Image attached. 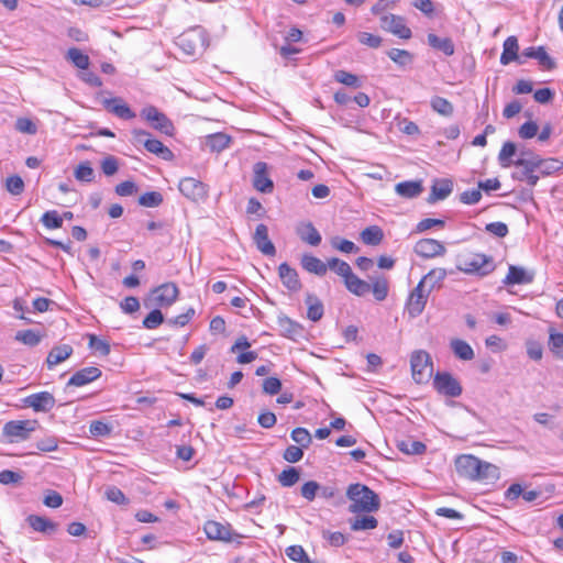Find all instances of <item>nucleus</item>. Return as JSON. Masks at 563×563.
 Instances as JSON below:
<instances>
[{
  "instance_id": "nucleus-64",
  "label": "nucleus",
  "mask_w": 563,
  "mask_h": 563,
  "mask_svg": "<svg viewBox=\"0 0 563 563\" xmlns=\"http://www.w3.org/2000/svg\"><path fill=\"white\" fill-rule=\"evenodd\" d=\"M303 448L297 445H289L284 451L283 457L289 463H297L303 456Z\"/></svg>"
},
{
  "instance_id": "nucleus-9",
  "label": "nucleus",
  "mask_w": 563,
  "mask_h": 563,
  "mask_svg": "<svg viewBox=\"0 0 563 563\" xmlns=\"http://www.w3.org/2000/svg\"><path fill=\"white\" fill-rule=\"evenodd\" d=\"M205 35L201 30L192 29L184 32L177 37L176 44L188 56H195L200 48L205 47Z\"/></svg>"
},
{
  "instance_id": "nucleus-22",
  "label": "nucleus",
  "mask_w": 563,
  "mask_h": 563,
  "mask_svg": "<svg viewBox=\"0 0 563 563\" xmlns=\"http://www.w3.org/2000/svg\"><path fill=\"white\" fill-rule=\"evenodd\" d=\"M278 275L283 285L290 291H298L301 289V283L298 273L295 268L290 267L287 263H282L278 266Z\"/></svg>"
},
{
  "instance_id": "nucleus-40",
  "label": "nucleus",
  "mask_w": 563,
  "mask_h": 563,
  "mask_svg": "<svg viewBox=\"0 0 563 563\" xmlns=\"http://www.w3.org/2000/svg\"><path fill=\"white\" fill-rule=\"evenodd\" d=\"M396 192L406 198H415L419 196L423 188L421 181H402L396 185Z\"/></svg>"
},
{
  "instance_id": "nucleus-52",
  "label": "nucleus",
  "mask_w": 563,
  "mask_h": 563,
  "mask_svg": "<svg viewBox=\"0 0 563 563\" xmlns=\"http://www.w3.org/2000/svg\"><path fill=\"white\" fill-rule=\"evenodd\" d=\"M290 437H291L292 441H295L297 444H299V446H301L303 449H307L311 444V441H312L309 431L306 428H301V427L295 428L291 431Z\"/></svg>"
},
{
  "instance_id": "nucleus-24",
  "label": "nucleus",
  "mask_w": 563,
  "mask_h": 563,
  "mask_svg": "<svg viewBox=\"0 0 563 563\" xmlns=\"http://www.w3.org/2000/svg\"><path fill=\"white\" fill-rule=\"evenodd\" d=\"M101 376V371L98 367L90 366L77 371L68 380V386H84Z\"/></svg>"
},
{
  "instance_id": "nucleus-14",
  "label": "nucleus",
  "mask_w": 563,
  "mask_h": 563,
  "mask_svg": "<svg viewBox=\"0 0 563 563\" xmlns=\"http://www.w3.org/2000/svg\"><path fill=\"white\" fill-rule=\"evenodd\" d=\"M380 26L400 38L411 37V30L406 25L402 16L385 14L380 18Z\"/></svg>"
},
{
  "instance_id": "nucleus-55",
  "label": "nucleus",
  "mask_w": 563,
  "mask_h": 563,
  "mask_svg": "<svg viewBox=\"0 0 563 563\" xmlns=\"http://www.w3.org/2000/svg\"><path fill=\"white\" fill-rule=\"evenodd\" d=\"M388 57L400 66H405L412 60V55L406 49L391 48L387 52Z\"/></svg>"
},
{
  "instance_id": "nucleus-1",
  "label": "nucleus",
  "mask_w": 563,
  "mask_h": 563,
  "mask_svg": "<svg viewBox=\"0 0 563 563\" xmlns=\"http://www.w3.org/2000/svg\"><path fill=\"white\" fill-rule=\"evenodd\" d=\"M346 497L351 501L349 511L352 514H371L380 507L378 495L361 483L351 484L346 489Z\"/></svg>"
},
{
  "instance_id": "nucleus-56",
  "label": "nucleus",
  "mask_w": 563,
  "mask_h": 563,
  "mask_svg": "<svg viewBox=\"0 0 563 563\" xmlns=\"http://www.w3.org/2000/svg\"><path fill=\"white\" fill-rule=\"evenodd\" d=\"M164 322V316L159 309H153L143 320V327L152 330Z\"/></svg>"
},
{
  "instance_id": "nucleus-16",
  "label": "nucleus",
  "mask_w": 563,
  "mask_h": 563,
  "mask_svg": "<svg viewBox=\"0 0 563 563\" xmlns=\"http://www.w3.org/2000/svg\"><path fill=\"white\" fill-rule=\"evenodd\" d=\"M24 405L36 412H47L55 406V398L48 391L31 394L24 398Z\"/></svg>"
},
{
  "instance_id": "nucleus-53",
  "label": "nucleus",
  "mask_w": 563,
  "mask_h": 563,
  "mask_svg": "<svg viewBox=\"0 0 563 563\" xmlns=\"http://www.w3.org/2000/svg\"><path fill=\"white\" fill-rule=\"evenodd\" d=\"M41 222L47 229H58L63 225V218L56 210H51L42 216Z\"/></svg>"
},
{
  "instance_id": "nucleus-41",
  "label": "nucleus",
  "mask_w": 563,
  "mask_h": 563,
  "mask_svg": "<svg viewBox=\"0 0 563 563\" xmlns=\"http://www.w3.org/2000/svg\"><path fill=\"white\" fill-rule=\"evenodd\" d=\"M231 142V137L225 133H214L210 134L206 139V145L212 152H221L229 146Z\"/></svg>"
},
{
  "instance_id": "nucleus-61",
  "label": "nucleus",
  "mask_w": 563,
  "mask_h": 563,
  "mask_svg": "<svg viewBox=\"0 0 563 563\" xmlns=\"http://www.w3.org/2000/svg\"><path fill=\"white\" fill-rule=\"evenodd\" d=\"M104 495L108 500L115 503L118 505H124L128 503L125 495L117 486L107 487Z\"/></svg>"
},
{
  "instance_id": "nucleus-2",
  "label": "nucleus",
  "mask_w": 563,
  "mask_h": 563,
  "mask_svg": "<svg viewBox=\"0 0 563 563\" xmlns=\"http://www.w3.org/2000/svg\"><path fill=\"white\" fill-rule=\"evenodd\" d=\"M456 268L465 274L486 276L495 269L492 256L481 253H466L459 255Z\"/></svg>"
},
{
  "instance_id": "nucleus-49",
  "label": "nucleus",
  "mask_w": 563,
  "mask_h": 563,
  "mask_svg": "<svg viewBox=\"0 0 563 563\" xmlns=\"http://www.w3.org/2000/svg\"><path fill=\"white\" fill-rule=\"evenodd\" d=\"M517 147L515 143L512 142H506L504 143L499 154H498V161L503 167H509L510 165H514V161H511V157L516 155Z\"/></svg>"
},
{
  "instance_id": "nucleus-51",
  "label": "nucleus",
  "mask_w": 563,
  "mask_h": 563,
  "mask_svg": "<svg viewBox=\"0 0 563 563\" xmlns=\"http://www.w3.org/2000/svg\"><path fill=\"white\" fill-rule=\"evenodd\" d=\"M163 195L158 191H148L140 196L139 203L146 208H155L162 205Z\"/></svg>"
},
{
  "instance_id": "nucleus-43",
  "label": "nucleus",
  "mask_w": 563,
  "mask_h": 563,
  "mask_svg": "<svg viewBox=\"0 0 563 563\" xmlns=\"http://www.w3.org/2000/svg\"><path fill=\"white\" fill-rule=\"evenodd\" d=\"M361 238L367 245H378L383 241L384 233L379 227L372 225L362 231Z\"/></svg>"
},
{
  "instance_id": "nucleus-36",
  "label": "nucleus",
  "mask_w": 563,
  "mask_h": 563,
  "mask_svg": "<svg viewBox=\"0 0 563 563\" xmlns=\"http://www.w3.org/2000/svg\"><path fill=\"white\" fill-rule=\"evenodd\" d=\"M450 346L454 355L460 360L471 361L475 356L472 346L464 340L453 339L450 342Z\"/></svg>"
},
{
  "instance_id": "nucleus-34",
  "label": "nucleus",
  "mask_w": 563,
  "mask_h": 563,
  "mask_svg": "<svg viewBox=\"0 0 563 563\" xmlns=\"http://www.w3.org/2000/svg\"><path fill=\"white\" fill-rule=\"evenodd\" d=\"M71 353H73V347L68 344H63V345L53 347L46 358L48 367L51 368V367L64 362L71 355Z\"/></svg>"
},
{
  "instance_id": "nucleus-23",
  "label": "nucleus",
  "mask_w": 563,
  "mask_h": 563,
  "mask_svg": "<svg viewBox=\"0 0 563 563\" xmlns=\"http://www.w3.org/2000/svg\"><path fill=\"white\" fill-rule=\"evenodd\" d=\"M296 233L301 241L311 246L319 245L322 240L321 234L310 221L300 222L296 228Z\"/></svg>"
},
{
  "instance_id": "nucleus-44",
  "label": "nucleus",
  "mask_w": 563,
  "mask_h": 563,
  "mask_svg": "<svg viewBox=\"0 0 563 563\" xmlns=\"http://www.w3.org/2000/svg\"><path fill=\"white\" fill-rule=\"evenodd\" d=\"M66 57L79 69L86 70L89 67V56L84 54L79 48L71 47L67 51Z\"/></svg>"
},
{
  "instance_id": "nucleus-20",
  "label": "nucleus",
  "mask_w": 563,
  "mask_h": 563,
  "mask_svg": "<svg viewBox=\"0 0 563 563\" xmlns=\"http://www.w3.org/2000/svg\"><path fill=\"white\" fill-rule=\"evenodd\" d=\"M104 108L123 120H131L135 118V112L123 101L122 98L115 97L103 100Z\"/></svg>"
},
{
  "instance_id": "nucleus-21",
  "label": "nucleus",
  "mask_w": 563,
  "mask_h": 563,
  "mask_svg": "<svg viewBox=\"0 0 563 563\" xmlns=\"http://www.w3.org/2000/svg\"><path fill=\"white\" fill-rule=\"evenodd\" d=\"M253 186L261 192H271L274 188L273 181L267 176L266 163L258 162L254 165Z\"/></svg>"
},
{
  "instance_id": "nucleus-38",
  "label": "nucleus",
  "mask_w": 563,
  "mask_h": 563,
  "mask_svg": "<svg viewBox=\"0 0 563 563\" xmlns=\"http://www.w3.org/2000/svg\"><path fill=\"white\" fill-rule=\"evenodd\" d=\"M499 478V468L486 461L481 460V467L478 470V477L475 481L485 483H495Z\"/></svg>"
},
{
  "instance_id": "nucleus-29",
  "label": "nucleus",
  "mask_w": 563,
  "mask_h": 563,
  "mask_svg": "<svg viewBox=\"0 0 563 563\" xmlns=\"http://www.w3.org/2000/svg\"><path fill=\"white\" fill-rule=\"evenodd\" d=\"M300 263L303 269L318 276L325 275L328 271V263L325 264L320 258L310 254L302 255Z\"/></svg>"
},
{
  "instance_id": "nucleus-39",
  "label": "nucleus",
  "mask_w": 563,
  "mask_h": 563,
  "mask_svg": "<svg viewBox=\"0 0 563 563\" xmlns=\"http://www.w3.org/2000/svg\"><path fill=\"white\" fill-rule=\"evenodd\" d=\"M306 303L308 306V319L313 322L319 321L323 316V305L321 300L317 296L308 294L306 297Z\"/></svg>"
},
{
  "instance_id": "nucleus-11",
  "label": "nucleus",
  "mask_w": 563,
  "mask_h": 563,
  "mask_svg": "<svg viewBox=\"0 0 563 563\" xmlns=\"http://www.w3.org/2000/svg\"><path fill=\"white\" fill-rule=\"evenodd\" d=\"M179 191L192 201H202L208 196V187L194 177H185L178 184Z\"/></svg>"
},
{
  "instance_id": "nucleus-13",
  "label": "nucleus",
  "mask_w": 563,
  "mask_h": 563,
  "mask_svg": "<svg viewBox=\"0 0 563 563\" xmlns=\"http://www.w3.org/2000/svg\"><path fill=\"white\" fill-rule=\"evenodd\" d=\"M481 460L474 455L463 454L456 457L455 468L461 477L475 481L478 477Z\"/></svg>"
},
{
  "instance_id": "nucleus-17",
  "label": "nucleus",
  "mask_w": 563,
  "mask_h": 563,
  "mask_svg": "<svg viewBox=\"0 0 563 563\" xmlns=\"http://www.w3.org/2000/svg\"><path fill=\"white\" fill-rule=\"evenodd\" d=\"M445 251V246L434 239H421L415 245V253L424 258L441 256Z\"/></svg>"
},
{
  "instance_id": "nucleus-54",
  "label": "nucleus",
  "mask_w": 563,
  "mask_h": 563,
  "mask_svg": "<svg viewBox=\"0 0 563 563\" xmlns=\"http://www.w3.org/2000/svg\"><path fill=\"white\" fill-rule=\"evenodd\" d=\"M75 177L79 181L90 183L95 177L93 168L88 162L80 163L75 169Z\"/></svg>"
},
{
  "instance_id": "nucleus-7",
  "label": "nucleus",
  "mask_w": 563,
  "mask_h": 563,
  "mask_svg": "<svg viewBox=\"0 0 563 563\" xmlns=\"http://www.w3.org/2000/svg\"><path fill=\"white\" fill-rule=\"evenodd\" d=\"M430 291L419 284L410 291L405 305V310L410 319L419 317L428 302Z\"/></svg>"
},
{
  "instance_id": "nucleus-10",
  "label": "nucleus",
  "mask_w": 563,
  "mask_h": 563,
  "mask_svg": "<svg viewBox=\"0 0 563 563\" xmlns=\"http://www.w3.org/2000/svg\"><path fill=\"white\" fill-rule=\"evenodd\" d=\"M178 294V287L174 283H166L153 289L148 300L153 306L165 308L176 301Z\"/></svg>"
},
{
  "instance_id": "nucleus-33",
  "label": "nucleus",
  "mask_w": 563,
  "mask_h": 563,
  "mask_svg": "<svg viewBox=\"0 0 563 563\" xmlns=\"http://www.w3.org/2000/svg\"><path fill=\"white\" fill-rule=\"evenodd\" d=\"M445 277L446 271L444 268L438 267L431 269L427 275H424L419 284H422V286L431 292L435 287H440Z\"/></svg>"
},
{
  "instance_id": "nucleus-5",
  "label": "nucleus",
  "mask_w": 563,
  "mask_h": 563,
  "mask_svg": "<svg viewBox=\"0 0 563 563\" xmlns=\"http://www.w3.org/2000/svg\"><path fill=\"white\" fill-rule=\"evenodd\" d=\"M410 365L412 378L416 383H427L431 378L433 364L429 353L426 351L420 350L413 352L410 357Z\"/></svg>"
},
{
  "instance_id": "nucleus-58",
  "label": "nucleus",
  "mask_w": 563,
  "mask_h": 563,
  "mask_svg": "<svg viewBox=\"0 0 563 563\" xmlns=\"http://www.w3.org/2000/svg\"><path fill=\"white\" fill-rule=\"evenodd\" d=\"M334 79L338 82L343 84L349 87H358L360 86L357 76H355L354 74H351L346 70H342V69L336 70L334 73Z\"/></svg>"
},
{
  "instance_id": "nucleus-35",
  "label": "nucleus",
  "mask_w": 563,
  "mask_h": 563,
  "mask_svg": "<svg viewBox=\"0 0 563 563\" xmlns=\"http://www.w3.org/2000/svg\"><path fill=\"white\" fill-rule=\"evenodd\" d=\"M428 44L446 56H451L454 54V44L450 37H439L433 33L428 34Z\"/></svg>"
},
{
  "instance_id": "nucleus-50",
  "label": "nucleus",
  "mask_w": 563,
  "mask_h": 563,
  "mask_svg": "<svg viewBox=\"0 0 563 563\" xmlns=\"http://www.w3.org/2000/svg\"><path fill=\"white\" fill-rule=\"evenodd\" d=\"M377 519L373 516L357 517L351 521V529L353 531L372 530L377 527Z\"/></svg>"
},
{
  "instance_id": "nucleus-37",
  "label": "nucleus",
  "mask_w": 563,
  "mask_h": 563,
  "mask_svg": "<svg viewBox=\"0 0 563 563\" xmlns=\"http://www.w3.org/2000/svg\"><path fill=\"white\" fill-rule=\"evenodd\" d=\"M369 280H371V283H369L371 290L373 292L374 298L377 301L385 300L388 296V290H389L387 279L382 276H375V277H369Z\"/></svg>"
},
{
  "instance_id": "nucleus-26",
  "label": "nucleus",
  "mask_w": 563,
  "mask_h": 563,
  "mask_svg": "<svg viewBox=\"0 0 563 563\" xmlns=\"http://www.w3.org/2000/svg\"><path fill=\"white\" fill-rule=\"evenodd\" d=\"M453 190V181L451 179H439L434 180L431 186V192L428 198L430 203H433L438 200H444L448 198Z\"/></svg>"
},
{
  "instance_id": "nucleus-47",
  "label": "nucleus",
  "mask_w": 563,
  "mask_h": 563,
  "mask_svg": "<svg viewBox=\"0 0 563 563\" xmlns=\"http://www.w3.org/2000/svg\"><path fill=\"white\" fill-rule=\"evenodd\" d=\"M300 479V471L296 467H287L278 475V482L283 487H291Z\"/></svg>"
},
{
  "instance_id": "nucleus-31",
  "label": "nucleus",
  "mask_w": 563,
  "mask_h": 563,
  "mask_svg": "<svg viewBox=\"0 0 563 563\" xmlns=\"http://www.w3.org/2000/svg\"><path fill=\"white\" fill-rule=\"evenodd\" d=\"M533 159H536L539 178L541 176H550L562 167L561 162L555 158H541L534 154Z\"/></svg>"
},
{
  "instance_id": "nucleus-62",
  "label": "nucleus",
  "mask_w": 563,
  "mask_h": 563,
  "mask_svg": "<svg viewBox=\"0 0 563 563\" xmlns=\"http://www.w3.org/2000/svg\"><path fill=\"white\" fill-rule=\"evenodd\" d=\"M357 40L361 44L366 45L372 48H377L382 44V37L378 35H374L368 32H360L357 34Z\"/></svg>"
},
{
  "instance_id": "nucleus-28",
  "label": "nucleus",
  "mask_w": 563,
  "mask_h": 563,
  "mask_svg": "<svg viewBox=\"0 0 563 563\" xmlns=\"http://www.w3.org/2000/svg\"><path fill=\"white\" fill-rule=\"evenodd\" d=\"M522 57L536 58L545 69H553L555 62L548 55L543 46L528 47L522 52Z\"/></svg>"
},
{
  "instance_id": "nucleus-25",
  "label": "nucleus",
  "mask_w": 563,
  "mask_h": 563,
  "mask_svg": "<svg viewBox=\"0 0 563 563\" xmlns=\"http://www.w3.org/2000/svg\"><path fill=\"white\" fill-rule=\"evenodd\" d=\"M503 53L500 56V64L508 65L511 62L517 60L519 64H523V60L518 55V40L516 36H509L505 40L503 45Z\"/></svg>"
},
{
  "instance_id": "nucleus-59",
  "label": "nucleus",
  "mask_w": 563,
  "mask_h": 563,
  "mask_svg": "<svg viewBox=\"0 0 563 563\" xmlns=\"http://www.w3.org/2000/svg\"><path fill=\"white\" fill-rule=\"evenodd\" d=\"M549 347L551 352H553L556 356H561V351L563 349V333L551 330L549 336Z\"/></svg>"
},
{
  "instance_id": "nucleus-45",
  "label": "nucleus",
  "mask_w": 563,
  "mask_h": 563,
  "mask_svg": "<svg viewBox=\"0 0 563 563\" xmlns=\"http://www.w3.org/2000/svg\"><path fill=\"white\" fill-rule=\"evenodd\" d=\"M397 448L399 451L411 454V455H419L424 453L427 446L424 443L420 441H413V440H402L399 441L397 444Z\"/></svg>"
},
{
  "instance_id": "nucleus-60",
  "label": "nucleus",
  "mask_w": 563,
  "mask_h": 563,
  "mask_svg": "<svg viewBox=\"0 0 563 563\" xmlns=\"http://www.w3.org/2000/svg\"><path fill=\"white\" fill-rule=\"evenodd\" d=\"M5 188L10 194L18 196L24 190L23 179L18 175L10 176L7 178Z\"/></svg>"
},
{
  "instance_id": "nucleus-27",
  "label": "nucleus",
  "mask_w": 563,
  "mask_h": 563,
  "mask_svg": "<svg viewBox=\"0 0 563 563\" xmlns=\"http://www.w3.org/2000/svg\"><path fill=\"white\" fill-rule=\"evenodd\" d=\"M532 280V273L526 272L522 267L510 265L503 283L505 285H522L530 284Z\"/></svg>"
},
{
  "instance_id": "nucleus-8",
  "label": "nucleus",
  "mask_w": 563,
  "mask_h": 563,
  "mask_svg": "<svg viewBox=\"0 0 563 563\" xmlns=\"http://www.w3.org/2000/svg\"><path fill=\"white\" fill-rule=\"evenodd\" d=\"M141 117L147 121L152 128L164 133L166 135H173L174 133V124L166 117L165 113L161 112L154 106L144 107L141 111Z\"/></svg>"
},
{
  "instance_id": "nucleus-42",
  "label": "nucleus",
  "mask_w": 563,
  "mask_h": 563,
  "mask_svg": "<svg viewBox=\"0 0 563 563\" xmlns=\"http://www.w3.org/2000/svg\"><path fill=\"white\" fill-rule=\"evenodd\" d=\"M43 336L44 335L38 331L27 329L23 331H18L15 334V340L27 346H36L41 343Z\"/></svg>"
},
{
  "instance_id": "nucleus-18",
  "label": "nucleus",
  "mask_w": 563,
  "mask_h": 563,
  "mask_svg": "<svg viewBox=\"0 0 563 563\" xmlns=\"http://www.w3.org/2000/svg\"><path fill=\"white\" fill-rule=\"evenodd\" d=\"M253 241L257 250L264 255L274 256L276 254L275 245L268 236V228L264 223H261L256 227Z\"/></svg>"
},
{
  "instance_id": "nucleus-57",
  "label": "nucleus",
  "mask_w": 563,
  "mask_h": 563,
  "mask_svg": "<svg viewBox=\"0 0 563 563\" xmlns=\"http://www.w3.org/2000/svg\"><path fill=\"white\" fill-rule=\"evenodd\" d=\"M286 555L298 563H309V558L301 545H290L286 549Z\"/></svg>"
},
{
  "instance_id": "nucleus-6",
  "label": "nucleus",
  "mask_w": 563,
  "mask_h": 563,
  "mask_svg": "<svg viewBox=\"0 0 563 563\" xmlns=\"http://www.w3.org/2000/svg\"><path fill=\"white\" fill-rule=\"evenodd\" d=\"M133 142L142 144L146 151L157 155L165 161H172L174 157L173 152L165 146L159 140L150 137V133L144 130L134 129L132 131Z\"/></svg>"
},
{
  "instance_id": "nucleus-19",
  "label": "nucleus",
  "mask_w": 563,
  "mask_h": 563,
  "mask_svg": "<svg viewBox=\"0 0 563 563\" xmlns=\"http://www.w3.org/2000/svg\"><path fill=\"white\" fill-rule=\"evenodd\" d=\"M277 325L285 338L297 340L303 336V327L285 314L277 317Z\"/></svg>"
},
{
  "instance_id": "nucleus-12",
  "label": "nucleus",
  "mask_w": 563,
  "mask_h": 563,
  "mask_svg": "<svg viewBox=\"0 0 563 563\" xmlns=\"http://www.w3.org/2000/svg\"><path fill=\"white\" fill-rule=\"evenodd\" d=\"M434 389L446 397H459L462 394V386L450 373H437L433 378Z\"/></svg>"
},
{
  "instance_id": "nucleus-30",
  "label": "nucleus",
  "mask_w": 563,
  "mask_h": 563,
  "mask_svg": "<svg viewBox=\"0 0 563 563\" xmlns=\"http://www.w3.org/2000/svg\"><path fill=\"white\" fill-rule=\"evenodd\" d=\"M27 523L34 531L43 533H54L57 529V523L49 519L36 515H30L26 518Z\"/></svg>"
},
{
  "instance_id": "nucleus-4",
  "label": "nucleus",
  "mask_w": 563,
  "mask_h": 563,
  "mask_svg": "<svg viewBox=\"0 0 563 563\" xmlns=\"http://www.w3.org/2000/svg\"><path fill=\"white\" fill-rule=\"evenodd\" d=\"M38 426L36 420H11L4 423L2 429V435L10 443L24 441L30 438Z\"/></svg>"
},
{
  "instance_id": "nucleus-48",
  "label": "nucleus",
  "mask_w": 563,
  "mask_h": 563,
  "mask_svg": "<svg viewBox=\"0 0 563 563\" xmlns=\"http://www.w3.org/2000/svg\"><path fill=\"white\" fill-rule=\"evenodd\" d=\"M328 268L335 272L339 276L343 278V280H345L346 278H349L351 274H353L351 266L346 262L338 257H333L328 261Z\"/></svg>"
},
{
  "instance_id": "nucleus-15",
  "label": "nucleus",
  "mask_w": 563,
  "mask_h": 563,
  "mask_svg": "<svg viewBox=\"0 0 563 563\" xmlns=\"http://www.w3.org/2000/svg\"><path fill=\"white\" fill-rule=\"evenodd\" d=\"M203 530L210 540L232 542L235 538L240 537L231 531L230 526L213 520L207 521Z\"/></svg>"
},
{
  "instance_id": "nucleus-32",
  "label": "nucleus",
  "mask_w": 563,
  "mask_h": 563,
  "mask_svg": "<svg viewBox=\"0 0 563 563\" xmlns=\"http://www.w3.org/2000/svg\"><path fill=\"white\" fill-rule=\"evenodd\" d=\"M346 289L355 296L362 297L369 292L371 284L358 278L355 274H351L349 278L344 280Z\"/></svg>"
},
{
  "instance_id": "nucleus-46",
  "label": "nucleus",
  "mask_w": 563,
  "mask_h": 563,
  "mask_svg": "<svg viewBox=\"0 0 563 563\" xmlns=\"http://www.w3.org/2000/svg\"><path fill=\"white\" fill-rule=\"evenodd\" d=\"M431 108L443 117H451L453 114V104L445 98L435 96L430 101Z\"/></svg>"
},
{
  "instance_id": "nucleus-3",
  "label": "nucleus",
  "mask_w": 563,
  "mask_h": 563,
  "mask_svg": "<svg viewBox=\"0 0 563 563\" xmlns=\"http://www.w3.org/2000/svg\"><path fill=\"white\" fill-rule=\"evenodd\" d=\"M534 153L531 151H521L514 166L516 169L512 172L511 177L515 180L525 181L528 186L534 187L539 181V175Z\"/></svg>"
},
{
  "instance_id": "nucleus-63",
  "label": "nucleus",
  "mask_w": 563,
  "mask_h": 563,
  "mask_svg": "<svg viewBox=\"0 0 563 563\" xmlns=\"http://www.w3.org/2000/svg\"><path fill=\"white\" fill-rule=\"evenodd\" d=\"M319 489L320 485L317 482L309 481L301 486L300 493L305 499L312 501L319 493Z\"/></svg>"
}]
</instances>
